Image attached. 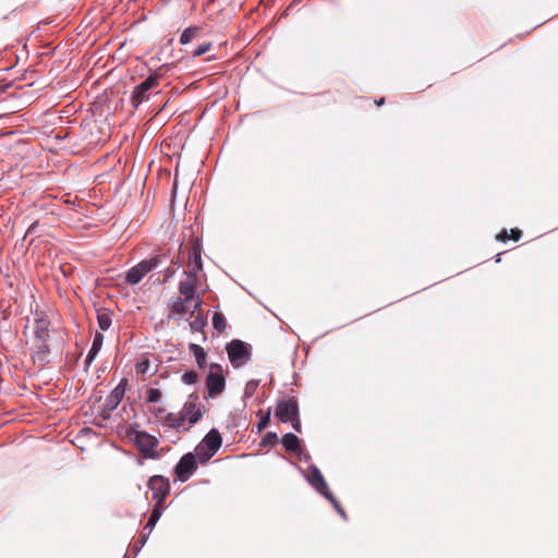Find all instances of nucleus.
I'll return each mask as SVG.
<instances>
[{
    "instance_id": "c03bdc74",
    "label": "nucleus",
    "mask_w": 558,
    "mask_h": 558,
    "mask_svg": "<svg viewBox=\"0 0 558 558\" xmlns=\"http://www.w3.org/2000/svg\"><path fill=\"white\" fill-rule=\"evenodd\" d=\"M142 541H140L138 545H136V553H138L142 548Z\"/></svg>"
},
{
    "instance_id": "c85d7f7f",
    "label": "nucleus",
    "mask_w": 558,
    "mask_h": 558,
    "mask_svg": "<svg viewBox=\"0 0 558 558\" xmlns=\"http://www.w3.org/2000/svg\"><path fill=\"white\" fill-rule=\"evenodd\" d=\"M161 399V392L157 388H149L146 392V400L149 403H156L160 401Z\"/></svg>"
},
{
    "instance_id": "1a4fd4ad",
    "label": "nucleus",
    "mask_w": 558,
    "mask_h": 558,
    "mask_svg": "<svg viewBox=\"0 0 558 558\" xmlns=\"http://www.w3.org/2000/svg\"><path fill=\"white\" fill-rule=\"evenodd\" d=\"M49 339L32 340L31 351L34 363L45 366L50 362Z\"/></svg>"
},
{
    "instance_id": "9b49d317",
    "label": "nucleus",
    "mask_w": 558,
    "mask_h": 558,
    "mask_svg": "<svg viewBox=\"0 0 558 558\" xmlns=\"http://www.w3.org/2000/svg\"><path fill=\"white\" fill-rule=\"evenodd\" d=\"M197 401L198 396L196 393H191L182 408L181 414L189 420L190 424H195L203 415L197 405Z\"/></svg>"
},
{
    "instance_id": "37998d69",
    "label": "nucleus",
    "mask_w": 558,
    "mask_h": 558,
    "mask_svg": "<svg viewBox=\"0 0 558 558\" xmlns=\"http://www.w3.org/2000/svg\"><path fill=\"white\" fill-rule=\"evenodd\" d=\"M142 541H140L138 545H136V553H138L142 548Z\"/></svg>"
},
{
    "instance_id": "58836bf2",
    "label": "nucleus",
    "mask_w": 558,
    "mask_h": 558,
    "mask_svg": "<svg viewBox=\"0 0 558 558\" xmlns=\"http://www.w3.org/2000/svg\"><path fill=\"white\" fill-rule=\"evenodd\" d=\"M496 239L498 241H506V240H508L507 231L502 230L500 233L497 234Z\"/></svg>"
},
{
    "instance_id": "f3484780",
    "label": "nucleus",
    "mask_w": 558,
    "mask_h": 558,
    "mask_svg": "<svg viewBox=\"0 0 558 558\" xmlns=\"http://www.w3.org/2000/svg\"><path fill=\"white\" fill-rule=\"evenodd\" d=\"M189 302H190V300H186L184 298L181 299V298L174 296L169 300L168 305H169V308L171 312L182 316L187 312Z\"/></svg>"
},
{
    "instance_id": "0eeeda50",
    "label": "nucleus",
    "mask_w": 558,
    "mask_h": 558,
    "mask_svg": "<svg viewBox=\"0 0 558 558\" xmlns=\"http://www.w3.org/2000/svg\"><path fill=\"white\" fill-rule=\"evenodd\" d=\"M299 415V404L296 399L291 398L281 400L277 403L275 409V416L282 423H290L293 417Z\"/></svg>"
},
{
    "instance_id": "a878e982",
    "label": "nucleus",
    "mask_w": 558,
    "mask_h": 558,
    "mask_svg": "<svg viewBox=\"0 0 558 558\" xmlns=\"http://www.w3.org/2000/svg\"><path fill=\"white\" fill-rule=\"evenodd\" d=\"M211 322H213V327L217 331L222 332L226 329L227 324H226V318L222 313L216 312L213 316Z\"/></svg>"
},
{
    "instance_id": "79ce46f5",
    "label": "nucleus",
    "mask_w": 558,
    "mask_h": 558,
    "mask_svg": "<svg viewBox=\"0 0 558 558\" xmlns=\"http://www.w3.org/2000/svg\"><path fill=\"white\" fill-rule=\"evenodd\" d=\"M385 102V98H379L378 100H375V104L377 106H381Z\"/></svg>"
},
{
    "instance_id": "6ab92c4d",
    "label": "nucleus",
    "mask_w": 558,
    "mask_h": 558,
    "mask_svg": "<svg viewBox=\"0 0 558 558\" xmlns=\"http://www.w3.org/2000/svg\"><path fill=\"white\" fill-rule=\"evenodd\" d=\"M189 350L193 353V355L196 360L197 366L199 368L204 369L205 365H206V359H207V353L205 352V350L196 343H190Z\"/></svg>"
},
{
    "instance_id": "4468645a",
    "label": "nucleus",
    "mask_w": 558,
    "mask_h": 558,
    "mask_svg": "<svg viewBox=\"0 0 558 558\" xmlns=\"http://www.w3.org/2000/svg\"><path fill=\"white\" fill-rule=\"evenodd\" d=\"M50 322L47 317L36 313L34 322V338L33 340L50 339Z\"/></svg>"
},
{
    "instance_id": "ea45409f",
    "label": "nucleus",
    "mask_w": 558,
    "mask_h": 558,
    "mask_svg": "<svg viewBox=\"0 0 558 558\" xmlns=\"http://www.w3.org/2000/svg\"><path fill=\"white\" fill-rule=\"evenodd\" d=\"M201 306H202V300L197 299V301L194 303L193 311H198L201 313Z\"/></svg>"
},
{
    "instance_id": "a211bd4d",
    "label": "nucleus",
    "mask_w": 558,
    "mask_h": 558,
    "mask_svg": "<svg viewBox=\"0 0 558 558\" xmlns=\"http://www.w3.org/2000/svg\"><path fill=\"white\" fill-rule=\"evenodd\" d=\"M163 509H165V507L159 504L154 505V508L148 518V521H147L146 525L144 526V530L148 531V534H150L151 531L154 530V527L156 526L157 522L159 521V519L163 512Z\"/></svg>"
},
{
    "instance_id": "b1692460",
    "label": "nucleus",
    "mask_w": 558,
    "mask_h": 558,
    "mask_svg": "<svg viewBox=\"0 0 558 558\" xmlns=\"http://www.w3.org/2000/svg\"><path fill=\"white\" fill-rule=\"evenodd\" d=\"M199 27L198 26H190L186 27L181 36H180V44L181 45H187L192 41L193 38L198 34Z\"/></svg>"
},
{
    "instance_id": "bb28decb",
    "label": "nucleus",
    "mask_w": 558,
    "mask_h": 558,
    "mask_svg": "<svg viewBox=\"0 0 558 558\" xmlns=\"http://www.w3.org/2000/svg\"><path fill=\"white\" fill-rule=\"evenodd\" d=\"M324 497L330 501V504L332 505V507L335 508V510L343 518V519H347V514L344 512V510L341 508V506L339 505L338 500L335 498V496L331 494V492L327 493L324 495Z\"/></svg>"
},
{
    "instance_id": "f8f14e48",
    "label": "nucleus",
    "mask_w": 558,
    "mask_h": 558,
    "mask_svg": "<svg viewBox=\"0 0 558 558\" xmlns=\"http://www.w3.org/2000/svg\"><path fill=\"white\" fill-rule=\"evenodd\" d=\"M125 393V384L120 383L106 398L104 403L105 412H112L121 403Z\"/></svg>"
},
{
    "instance_id": "2f4dec72",
    "label": "nucleus",
    "mask_w": 558,
    "mask_h": 558,
    "mask_svg": "<svg viewBox=\"0 0 558 558\" xmlns=\"http://www.w3.org/2000/svg\"><path fill=\"white\" fill-rule=\"evenodd\" d=\"M257 386H258V381H255V380L248 381L245 387V395L247 397H251L254 393V391L256 390Z\"/></svg>"
},
{
    "instance_id": "aec40b11",
    "label": "nucleus",
    "mask_w": 558,
    "mask_h": 558,
    "mask_svg": "<svg viewBox=\"0 0 558 558\" xmlns=\"http://www.w3.org/2000/svg\"><path fill=\"white\" fill-rule=\"evenodd\" d=\"M281 444L287 451L296 452L300 448V440L295 434L287 433L281 438Z\"/></svg>"
},
{
    "instance_id": "cd10ccee",
    "label": "nucleus",
    "mask_w": 558,
    "mask_h": 558,
    "mask_svg": "<svg viewBox=\"0 0 558 558\" xmlns=\"http://www.w3.org/2000/svg\"><path fill=\"white\" fill-rule=\"evenodd\" d=\"M181 380L185 385H194L198 380V375L195 371H189L182 374Z\"/></svg>"
},
{
    "instance_id": "9d476101",
    "label": "nucleus",
    "mask_w": 558,
    "mask_h": 558,
    "mask_svg": "<svg viewBox=\"0 0 558 558\" xmlns=\"http://www.w3.org/2000/svg\"><path fill=\"white\" fill-rule=\"evenodd\" d=\"M202 268V245L195 241L189 252V269L184 270V275L187 277H196L197 271Z\"/></svg>"
},
{
    "instance_id": "ddd939ff",
    "label": "nucleus",
    "mask_w": 558,
    "mask_h": 558,
    "mask_svg": "<svg viewBox=\"0 0 558 558\" xmlns=\"http://www.w3.org/2000/svg\"><path fill=\"white\" fill-rule=\"evenodd\" d=\"M310 472H311V474L307 477V481L311 484V486L323 496L325 494L329 493L330 490H329L328 484L325 481L319 469L316 465H311Z\"/></svg>"
},
{
    "instance_id": "4c0bfd02",
    "label": "nucleus",
    "mask_w": 558,
    "mask_h": 558,
    "mask_svg": "<svg viewBox=\"0 0 558 558\" xmlns=\"http://www.w3.org/2000/svg\"><path fill=\"white\" fill-rule=\"evenodd\" d=\"M511 238L518 241L521 238V231L519 229H511Z\"/></svg>"
},
{
    "instance_id": "39448f33",
    "label": "nucleus",
    "mask_w": 558,
    "mask_h": 558,
    "mask_svg": "<svg viewBox=\"0 0 558 558\" xmlns=\"http://www.w3.org/2000/svg\"><path fill=\"white\" fill-rule=\"evenodd\" d=\"M228 357L232 365L240 366L250 356L248 345L239 339H233L226 345Z\"/></svg>"
},
{
    "instance_id": "423d86ee",
    "label": "nucleus",
    "mask_w": 558,
    "mask_h": 558,
    "mask_svg": "<svg viewBox=\"0 0 558 558\" xmlns=\"http://www.w3.org/2000/svg\"><path fill=\"white\" fill-rule=\"evenodd\" d=\"M197 469L195 456L187 452L181 457L174 468L175 478L180 482H186Z\"/></svg>"
},
{
    "instance_id": "2eb2a0df",
    "label": "nucleus",
    "mask_w": 558,
    "mask_h": 558,
    "mask_svg": "<svg viewBox=\"0 0 558 558\" xmlns=\"http://www.w3.org/2000/svg\"><path fill=\"white\" fill-rule=\"evenodd\" d=\"M202 445L205 446L206 450L217 452L222 444V438L218 429H210L203 438Z\"/></svg>"
},
{
    "instance_id": "393cba45",
    "label": "nucleus",
    "mask_w": 558,
    "mask_h": 558,
    "mask_svg": "<svg viewBox=\"0 0 558 558\" xmlns=\"http://www.w3.org/2000/svg\"><path fill=\"white\" fill-rule=\"evenodd\" d=\"M206 326L207 318L202 313H198L196 317L190 323V327L193 331H203Z\"/></svg>"
},
{
    "instance_id": "e433bc0d",
    "label": "nucleus",
    "mask_w": 558,
    "mask_h": 558,
    "mask_svg": "<svg viewBox=\"0 0 558 558\" xmlns=\"http://www.w3.org/2000/svg\"><path fill=\"white\" fill-rule=\"evenodd\" d=\"M292 423V427L295 432L298 433H301V422H300V415L293 417L292 421H290Z\"/></svg>"
},
{
    "instance_id": "c756f323",
    "label": "nucleus",
    "mask_w": 558,
    "mask_h": 558,
    "mask_svg": "<svg viewBox=\"0 0 558 558\" xmlns=\"http://www.w3.org/2000/svg\"><path fill=\"white\" fill-rule=\"evenodd\" d=\"M211 48V43H204L199 46H197L192 52V57L193 58H197V57H201L202 54L206 53L207 51H209Z\"/></svg>"
},
{
    "instance_id": "c9c22d12",
    "label": "nucleus",
    "mask_w": 558,
    "mask_h": 558,
    "mask_svg": "<svg viewBox=\"0 0 558 558\" xmlns=\"http://www.w3.org/2000/svg\"><path fill=\"white\" fill-rule=\"evenodd\" d=\"M175 274V269L172 268V267H168L165 271H163V282L168 281L170 278H172Z\"/></svg>"
},
{
    "instance_id": "f257e3e1",
    "label": "nucleus",
    "mask_w": 558,
    "mask_h": 558,
    "mask_svg": "<svg viewBox=\"0 0 558 558\" xmlns=\"http://www.w3.org/2000/svg\"><path fill=\"white\" fill-rule=\"evenodd\" d=\"M161 69L154 70L149 73L147 78L136 85L130 96V101L133 108H138L141 104L149 99V92L159 85L160 80L163 77Z\"/></svg>"
},
{
    "instance_id": "7c9ffc66",
    "label": "nucleus",
    "mask_w": 558,
    "mask_h": 558,
    "mask_svg": "<svg viewBox=\"0 0 558 558\" xmlns=\"http://www.w3.org/2000/svg\"><path fill=\"white\" fill-rule=\"evenodd\" d=\"M278 440L277 434L274 432H268L262 439V445H271L276 444Z\"/></svg>"
},
{
    "instance_id": "6e6552de",
    "label": "nucleus",
    "mask_w": 558,
    "mask_h": 558,
    "mask_svg": "<svg viewBox=\"0 0 558 558\" xmlns=\"http://www.w3.org/2000/svg\"><path fill=\"white\" fill-rule=\"evenodd\" d=\"M134 442L145 458H156L154 450L158 446V439L155 436L140 430L134 435Z\"/></svg>"
},
{
    "instance_id": "72a5a7b5",
    "label": "nucleus",
    "mask_w": 558,
    "mask_h": 558,
    "mask_svg": "<svg viewBox=\"0 0 558 558\" xmlns=\"http://www.w3.org/2000/svg\"><path fill=\"white\" fill-rule=\"evenodd\" d=\"M148 367H149V361L148 360L141 361L136 365V372L145 374L147 372Z\"/></svg>"
},
{
    "instance_id": "7ed1b4c3",
    "label": "nucleus",
    "mask_w": 558,
    "mask_h": 558,
    "mask_svg": "<svg viewBox=\"0 0 558 558\" xmlns=\"http://www.w3.org/2000/svg\"><path fill=\"white\" fill-rule=\"evenodd\" d=\"M206 388L208 398H216L226 388V380L222 375L221 367L216 364H210V372L206 377Z\"/></svg>"
},
{
    "instance_id": "473e14b6",
    "label": "nucleus",
    "mask_w": 558,
    "mask_h": 558,
    "mask_svg": "<svg viewBox=\"0 0 558 558\" xmlns=\"http://www.w3.org/2000/svg\"><path fill=\"white\" fill-rule=\"evenodd\" d=\"M269 420H270L269 413L263 415L257 424V430L260 432L262 429H264L268 425Z\"/></svg>"
},
{
    "instance_id": "412c9836",
    "label": "nucleus",
    "mask_w": 558,
    "mask_h": 558,
    "mask_svg": "<svg viewBox=\"0 0 558 558\" xmlns=\"http://www.w3.org/2000/svg\"><path fill=\"white\" fill-rule=\"evenodd\" d=\"M97 323L102 331H107L112 324V313L108 310L97 311Z\"/></svg>"
},
{
    "instance_id": "4be33fe9",
    "label": "nucleus",
    "mask_w": 558,
    "mask_h": 558,
    "mask_svg": "<svg viewBox=\"0 0 558 558\" xmlns=\"http://www.w3.org/2000/svg\"><path fill=\"white\" fill-rule=\"evenodd\" d=\"M179 292L184 296V299L192 301L196 294L195 284L190 280L180 281Z\"/></svg>"
},
{
    "instance_id": "f704fd0d",
    "label": "nucleus",
    "mask_w": 558,
    "mask_h": 558,
    "mask_svg": "<svg viewBox=\"0 0 558 558\" xmlns=\"http://www.w3.org/2000/svg\"><path fill=\"white\" fill-rule=\"evenodd\" d=\"M185 421V417L183 416V414H181L180 417H175L171 421L170 425L173 427V428H177V429H180L183 427V423Z\"/></svg>"
},
{
    "instance_id": "f03ea898",
    "label": "nucleus",
    "mask_w": 558,
    "mask_h": 558,
    "mask_svg": "<svg viewBox=\"0 0 558 558\" xmlns=\"http://www.w3.org/2000/svg\"><path fill=\"white\" fill-rule=\"evenodd\" d=\"M166 259V255H156L149 259L140 262L128 270L125 282L131 286L138 283L146 274L159 267Z\"/></svg>"
},
{
    "instance_id": "dca6fc26",
    "label": "nucleus",
    "mask_w": 558,
    "mask_h": 558,
    "mask_svg": "<svg viewBox=\"0 0 558 558\" xmlns=\"http://www.w3.org/2000/svg\"><path fill=\"white\" fill-rule=\"evenodd\" d=\"M104 343V336L100 332H96L93 339L92 347L86 355L85 364L89 367L93 361L96 359Z\"/></svg>"
},
{
    "instance_id": "5701e85b",
    "label": "nucleus",
    "mask_w": 558,
    "mask_h": 558,
    "mask_svg": "<svg viewBox=\"0 0 558 558\" xmlns=\"http://www.w3.org/2000/svg\"><path fill=\"white\" fill-rule=\"evenodd\" d=\"M216 452L214 451H209V450H206L205 449V446L199 444L196 446L195 448V459H197V461L201 463V464H204L206 463L210 458H213L215 456Z\"/></svg>"
},
{
    "instance_id": "20e7f679",
    "label": "nucleus",
    "mask_w": 558,
    "mask_h": 558,
    "mask_svg": "<svg viewBox=\"0 0 558 558\" xmlns=\"http://www.w3.org/2000/svg\"><path fill=\"white\" fill-rule=\"evenodd\" d=\"M147 487L151 492V498L156 501L155 504L163 506L165 499L170 492L169 480L162 475H154L148 480Z\"/></svg>"
},
{
    "instance_id": "a19ab883",
    "label": "nucleus",
    "mask_w": 558,
    "mask_h": 558,
    "mask_svg": "<svg viewBox=\"0 0 558 558\" xmlns=\"http://www.w3.org/2000/svg\"><path fill=\"white\" fill-rule=\"evenodd\" d=\"M148 535H149V534L147 533V534H143V535L141 536L142 546H144V545L146 544L147 538H148Z\"/></svg>"
}]
</instances>
